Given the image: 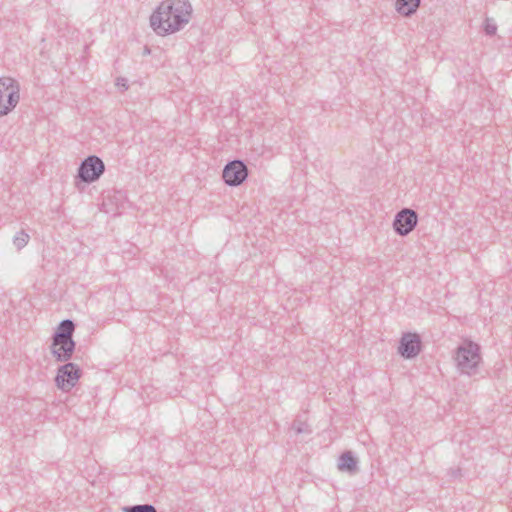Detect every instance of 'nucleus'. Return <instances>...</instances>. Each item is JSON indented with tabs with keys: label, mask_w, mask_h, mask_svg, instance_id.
I'll use <instances>...</instances> for the list:
<instances>
[{
	"label": "nucleus",
	"mask_w": 512,
	"mask_h": 512,
	"mask_svg": "<svg viewBox=\"0 0 512 512\" xmlns=\"http://www.w3.org/2000/svg\"><path fill=\"white\" fill-rule=\"evenodd\" d=\"M29 239L30 236L24 230H21L15 234L13 238V244L18 250H21L27 245Z\"/></svg>",
	"instance_id": "obj_13"
},
{
	"label": "nucleus",
	"mask_w": 512,
	"mask_h": 512,
	"mask_svg": "<svg viewBox=\"0 0 512 512\" xmlns=\"http://www.w3.org/2000/svg\"><path fill=\"white\" fill-rule=\"evenodd\" d=\"M459 474H460V470L459 469L452 471V476L453 477H457Z\"/></svg>",
	"instance_id": "obj_18"
},
{
	"label": "nucleus",
	"mask_w": 512,
	"mask_h": 512,
	"mask_svg": "<svg viewBox=\"0 0 512 512\" xmlns=\"http://www.w3.org/2000/svg\"><path fill=\"white\" fill-rule=\"evenodd\" d=\"M337 467L342 472L354 474L358 470L357 459L351 451H345L340 455Z\"/></svg>",
	"instance_id": "obj_10"
},
{
	"label": "nucleus",
	"mask_w": 512,
	"mask_h": 512,
	"mask_svg": "<svg viewBox=\"0 0 512 512\" xmlns=\"http://www.w3.org/2000/svg\"><path fill=\"white\" fill-rule=\"evenodd\" d=\"M417 224V212L410 208H403L395 215L393 229L398 235L406 236L415 229Z\"/></svg>",
	"instance_id": "obj_7"
},
{
	"label": "nucleus",
	"mask_w": 512,
	"mask_h": 512,
	"mask_svg": "<svg viewBox=\"0 0 512 512\" xmlns=\"http://www.w3.org/2000/svg\"><path fill=\"white\" fill-rule=\"evenodd\" d=\"M20 100L19 83L10 77L0 78V117L9 114Z\"/></svg>",
	"instance_id": "obj_3"
},
{
	"label": "nucleus",
	"mask_w": 512,
	"mask_h": 512,
	"mask_svg": "<svg viewBox=\"0 0 512 512\" xmlns=\"http://www.w3.org/2000/svg\"><path fill=\"white\" fill-rule=\"evenodd\" d=\"M124 512H157L156 508L151 504H141L126 506L123 508Z\"/></svg>",
	"instance_id": "obj_14"
},
{
	"label": "nucleus",
	"mask_w": 512,
	"mask_h": 512,
	"mask_svg": "<svg viewBox=\"0 0 512 512\" xmlns=\"http://www.w3.org/2000/svg\"><path fill=\"white\" fill-rule=\"evenodd\" d=\"M75 329H76V325L73 320L64 319L58 324V326L51 338L73 339V334L75 332Z\"/></svg>",
	"instance_id": "obj_11"
},
{
	"label": "nucleus",
	"mask_w": 512,
	"mask_h": 512,
	"mask_svg": "<svg viewBox=\"0 0 512 512\" xmlns=\"http://www.w3.org/2000/svg\"><path fill=\"white\" fill-rule=\"evenodd\" d=\"M81 374L77 364L67 361L57 369L55 384L63 392H69L77 384Z\"/></svg>",
	"instance_id": "obj_5"
},
{
	"label": "nucleus",
	"mask_w": 512,
	"mask_h": 512,
	"mask_svg": "<svg viewBox=\"0 0 512 512\" xmlns=\"http://www.w3.org/2000/svg\"><path fill=\"white\" fill-rule=\"evenodd\" d=\"M75 349L76 342L74 339L51 338L50 351L58 362L69 361L72 358Z\"/></svg>",
	"instance_id": "obj_8"
},
{
	"label": "nucleus",
	"mask_w": 512,
	"mask_h": 512,
	"mask_svg": "<svg viewBox=\"0 0 512 512\" xmlns=\"http://www.w3.org/2000/svg\"><path fill=\"white\" fill-rule=\"evenodd\" d=\"M144 53H145V54L150 53V49H149L148 47H145Z\"/></svg>",
	"instance_id": "obj_19"
},
{
	"label": "nucleus",
	"mask_w": 512,
	"mask_h": 512,
	"mask_svg": "<svg viewBox=\"0 0 512 512\" xmlns=\"http://www.w3.org/2000/svg\"><path fill=\"white\" fill-rule=\"evenodd\" d=\"M421 0H396L395 7L399 14L409 17L419 8Z\"/></svg>",
	"instance_id": "obj_12"
},
{
	"label": "nucleus",
	"mask_w": 512,
	"mask_h": 512,
	"mask_svg": "<svg viewBox=\"0 0 512 512\" xmlns=\"http://www.w3.org/2000/svg\"><path fill=\"white\" fill-rule=\"evenodd\" d=\"M104 172L103 160L96 155H90L80 163L76 179L85 184H91L97 181Z\"/></svg>",
	"instance_id": "obj_4"
},
{
	"label": "nucleus",
	"mask_w": 512,
	"mask_h": 512,
	"mask_svg": "<svg viewBox=\"0 0 512 512\" xmlns=\"http://www.w3.org/2000/svg\"><path fill=\"white\" fill-rule=\"evenodd\" d=\"M484 31L488 36H494L497 32V25L491 18H486L484 23Z\"/></svg>",
	"instance_id": "obj_15"
},
{
	"label": "nucleus",
	"mask_w": 512,
	"mask_h": 512,
	"mask_svg": "<svg viewBox=\"0 0 512 512\" xmlns=\"http://www.w3.org/2000/svg\"><path fill=\"white\" fill-rule=\"evenodd\" d=\"M293 429L296 431L297 434H301V433H306V432H309L307 429H306V425L304 423H302L301 421H295L293 423Z\"/></svg>",
	"instance_id": "obj_16"
},
{
	"label": "nucleus",
	"mask_w": 512,
	"mask_h": 512,
	"mask_svg": "<svg viewBox=\"0 0 512 512\" xmlns=\"http://www.w3.org/2000/svg\"><path fill=\"white\" fill-rule=\"evenodd\" d=\"M453 358L460 373L475 374L482 359L480 346L471 340H466L456 348Z\"/></svg>",
	"instance_id": "obj_2"
},
{
	"label": "nucleus",
	"mask_w": 512,
	"mask_h": 512,
	"mask_svg": "<svg viewBox=\"0 0 512 512\" xmlns=\"http://www.w3.org/2000/svg\"><path fill=\"white\" fill-rule=\"evenodd\" d=\"M125 81H126V80H125V79H123V78H122V79H118V80H117V85H118V86H120V85H121V86H123L125 89H127V88H128V86L126 85Z\"/></svg>",
	"instance_id": "obj_17"
},
{
	"label": "nucleus",
	"mask_w": 512,
	"mask_h": 512,
	"mask_svg": "<svg viewBox=\"0 0 512 512\" xmlns=\"http://www.w3.org/2000/svg\"><path fill=\"white\" fill-rule=\"evenodd\" d=\"M421 351V338L416 333H404L400 339L398 352L405 359L415 358Z\"/></svg>",
	"instance_id": "obj_9"
},
{
	"label": "nucleus",
	"mask_w": 512,
	"mask_h": 512,
	"mask_svg": "<svg viewBox=\"0 0 512 512\" xmlns=\"http://www.w3.org/2000/svg\"><path fill=\"white\" fill-rule=\"evenodd\" d=\"M193 8L189 0H164L150 16V26L159 36L182 30L191 20Z\"/></svg>",
	"instance_id": "obj_1"
},
{
	"label": "nucleus",
	"mask_w": 512,
	"mask_h": 512,
	"mask_svg": "<svg viewBox=\"0 0 512 512\" xmlns=\"http://www.w3.org/2000/svg\"><path fill=\"white\" fill-rule=\"evenodd\" d=\"M222 177L228 186H239L247 179L248 168L242 160L230 161L224 166Z\"/></svg>",
	"instance_id": "obj_6"
}]
</instances>
